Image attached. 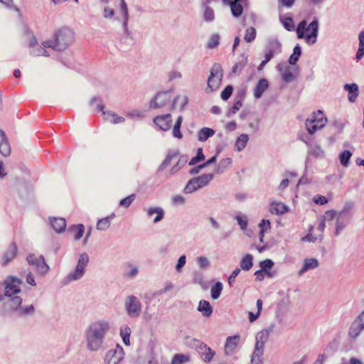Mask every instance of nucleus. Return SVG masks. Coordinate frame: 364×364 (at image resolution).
<instances>
[{
	"instance_id": "28",
	"label": "nucleus",
	"mask_w": 364,
	"mask_h": 364,
	"mask_svg": "<svg viewBox=\"0 0 364 364\" xmlns=\"http://www.w3.org/2000/svg\"><path fill=\"white\" fill-rule=\"evenodd\" d=\"M198 311H200L203 316L210 317L213 313V307L208 301L201 300L199 301Z\"/></svg>"
},
{
	"instance_id": "3",
	"label": "nucleus",
	"mask_w": 364,
	"mask_h": 364,
	"mask_svg": "<svg viewBox=\"0 0 364 364\" xmlns=\"http://www.w3.org/2000/svg\"><path fill=\"white\" fill-rule=\"evenodd\" d=\"M318 23L314 20L309 25L305 20L301 21L296 28V34L299 38H304L309 44H314L317 38Z\"/></svg>"
},
{
	"instance_id": "1",
	"label": "nucleus",
	"mask_w": 364,
	"mask_h": 364,
	"mask_svg": "<svg viewBox=\"0 0 364 364\" xmlns=\"http://www.w3.org/2000/svg\"><path fill=\"white\" fill-rule=\"evenodd\" d=\"M109 329L106 321H97L92 323L86 331L88 348L92 351L99 350L102 344L104 337Z\"/></svg>"
},
{
	"instance_id": "15",
	"label": "nucleus",
	"mask_w": 364,
	"mask_h": 364,
	"mask_svg": "<svg viewBox=\"0 0 364 364\" xmlns=\"http://www.w3.org/2000/svg\"><path fill=\"white\" fill-rule=\"evenodd\" d=\"M344 90L348 92V99L350 102H355L359 95V87L356 83L345 84Z\"/></svg>"
},
{
	"instance_id": "17",
	"label": "nucleus",
	"mask_w": 364,
	"mask_h": 364,
	"mask_svg": "<svg viewBox=\"0 0 364 364\" xmlns=\"http://www.w3.org/2000/svg\"><path fill=\"white\" fill-rule=\"evenodd\" d=\"M240 341L239 336H229L226 339L225 345V353L226 355L232 353L237 347Z\"/></svg>"
},
{
	"instance_id": "18",
	"label": "nucleus",
	"mask_w": 364,
	"mask_h": 364,
	"mask_svg": "<svg viewBox=\"0 0 364 364\" xmlns=\"http://www.w3.org/2000/svg\"><path fill=\"white\" fill-rule=\"evenodd\" d=\"M16 253L17 246L15 242H12L2 257V265L6 266L10 261L14 259L16 256Z\"/></svg>"
},
{
	"instance_id": "37",
	"label": "nucleus",
	"mask_w": 364,
	"mask_h": 364,
	"mask_svg": "<svg viewBox=\"0 0 364 364\" xmlns=\"http://www.w3.org/2000/svg\"><path fill=\"white\" fill-rule=\"evenodd\" d=\"M223 291V284L221 282H216L210 289L211 297L213 299H217L221 294Z\"/></svg>"
},
{
	"instance_id": "56",
	"label": "nucleus",
	"mask_w": 364,
	"mask_h": 364,
	"mask_svg": "<svg viewBox=\"0 0 364 364\" xmlns=\"http://www.w3.org/2000/svg\"><path fill=\"white\" fill-rule=\"evenodd\" d=\"M10 301H11V306L13 309H16L18 307H20V306L22 303V299L20 296H15L11 299Z\"/></svg>"
},
{
	"instance_id": "13",
	"label": "nucleus",
	"mask_w": 364,
	"mask_h": 364,
	"mask_svg": "<svg viewBox=\"0 0 364 364\" xmlns=\"http://www.w3.org/2000/svg\"><path fill=\"white\" fill-rule=\"evenodd\" d=\"M97 111H102L105 116V119L112 124L123 123L125 121L124 117L119 116L114 112L104 111V105L102 104H99L97 105Z\"/></svg>"
},
{
	"instance_id": "29",
	"label": "nucleus",
	"mask_w": 364,
	"mask_h": 364,
	"mask_svg": "<svg viewBox=\"0 0 364 364\" xmlns=\"http://www.w3.org/2000/svg\"><path fill=\"white\" fill-rule=\"evenodd\" d=\"M246 4L247 1H236L228 4L230 7L232 15L235 17L240 16L243 13V5Z\"/></svg>"
},
{
	"instance_id": "42",
	"label": "nucleus",
	"mask_w": 364,
	"mask_h": 364,
	"mask_svg": "<svg viewBox=\"0 0 364 364\" xmlns=\"http://www.w3.org/2000/svg\"><path fill=\"white\" fill-rule=\"evenodd\" d=\"M256 30L254 27H249L245 31V41L247 43L253 41L256 38Z\"/></svg>"
},
{
	"instance_id": "62",
	"label": "nucleus",
	"mask_w": 364,
	"mask_h": 364,
	"mask_svg": "<svg viewBox=\"0 0 364 364\" xmlns=\"http://www.w3.org/2000/svg\"><path fill=\"white\" fill-rule=\"evenodd\" d=\"M186 264V256L181 255L177 262V264L176 266V269L179 272L181 269Z\"/></svg>"
},
{
	"instance_id": "57",
	"label": "nucleus",
	"mask_w": 364,
	"mask_h": 364,
	"mask_svg": "<svg viewBox=\"0 0 364 364\" xmlns=\"http://www.w3.org/2000/svg\"><path fill=\"white\" fill-rule=\"evenodd\" d=\"M121 1V10L122 15L124 18V24L126 25L128 20V8L127 4L124 0H122Z\"/></svg>"
},
{
	"instance_id": "10",
	"label": "nucleus",
	"mask_w": 364,
	"mask_h": 364,
	"mask_svg": "<svg viewBox=\"0 0 364 364\" xmlns=\"http://www.w3.org/2000/svg\"><path fill=\"white\" fill-rule=\"evenodd\" d=\"M124 357L123 348L117 345L114 349L108 350L105 355V364H118Z\"/></svg>"
},
{
	"instance_id": "55",
	"label": "nucleus",
	"mask_w": 364,
	"mask_h": 364,
	"mask_svg": "<svg viewBox=\"0 0 364 364\" xmlns=\"http://www.w3.org/2000/svg\"><path fill=\"white\" fill-rule=\"evenodd\" d=\"M283 26L288 31L293 30L294 27L293 19L291 17H286L283 21Z\"/></svg>"
},
{
	"instance_id": "5",
	"label": "nucleus",
	"mask_w": 364,
	"mask_h": 364,
	"mask_svg": "<svg viewBox=\"0 0 364 364\" xmlns=\"http://www.w3.org/2000/svg\"><path fill=\"white\" fill-rule=\"evenodd\" d=\"M180 97L173 98V96L169 91L161 92L156 95L155 97L151 100L149 107L153 109L161 108L173 100L172 108L174 109L177 107L176 102Z\"/></svg>"
},
{
	"instance_id": "7",
	"label": "nucleus",
	"mask_w": 364,
	"mask_h": 364,
	"mask_svg": "<svg viewBox=\"0 0 364 364\" xmlns=\"http://www.w3.org/2000/svg\"><path fill=\"white\" fill-rule=\"evenodd\" d=\"M4 284L5 286V296L12 297L21 291L22 280L14 276H8Z\"/></svg>"
},
{
	"instance_id": "31",
	"label": "nucleus",
	"mask_w": 364,
	"mask_h": 364,
	"mask_svg": "<svg viewBox=\"0 0 364 364\" xmlns=\"http://www.w3.org/2000/svg\"><path fill=\"white\" fill-rule=\"evenodd\" d=\"M252 260V255L247 254L240 261V270L249 271L253 265Z\"/></svg>"
},
{
	"instance_id": "19",
	"label": "nucleus",
	"mask_w": 364,
	"mask_h": 364,
	"mask_svg": "<svg viewBox=\"0 0 364 364\" xmlns=\"http://www.w3.org/2000/svg\"><path fill=\"white\" fill-rule=\"evenodd\" d=\"M288 210L289 208L282 202H272L269 206V211L272 214L283 215L287 213Z\"/></svg>"
},
{
	"instance_id": "38",
	"label": "nucleus",
	"mask_w": 364,
	"mask_h": 364,
	"mask_svg": "<svg viewBox=\"0 0 364 364\" xmlns=\"http://www.w3.org/2000/svg\"><path fill=\"white\" fill-rule=\"evenodd\" d=\"M131 328L126 326L120 329V336L122 338L123 342L126 346L130 345L129 337L131 334Z\"/></svg>"
},
{
	"instance_id": "39",
	"label": "nucleus",
	"mask_w": 364,
	"mask_h": 364,
	"mask_svg": "<svg viewBox=\"0 0 364 364\" xmlns=\"http://www.w3.org/2000/svg\"><path fill=\"white\" fill-rule=\"evenodd\" d=\"M301 50L299 45H296L294 48L293 53L290 55L289 58V63L291 65H295L299 60V56L301 55Z\"/></svg>"
},
{
	"instance_id": "25",
	"label": "nucleus",
	"mask_w": 364,
	"mask_h": 364,
	"mask_svg": "<svg viewBox=\"0 0 364 364\" xmlns=\"http://www.w3.org/2000/svg\"><path fill=\"white\" fill-rule=\"evenodd\" d=\"M36 271L38 274L43 275L49 269L48 265L46 263L44 257L43 256H38L36 259V264H34Z\"/></svg>"
},
{
	"instance_id": "20",
	"label": "nucleus",
	"mask_w": 364,
	"mask_h": 364,
	"mask_svg": "<svg viewBox=\"0 0 364 364\" xmlns=\"http://www.w3.org/2000/svg\"><path fill=\"white\" fill-rule=\"evenodd\" d=\"M0 153L4 156H7L11 153V148L6 139V134L1 129H0Z\"/></svg>"
},
{
	"instance_id": "16",
	"label": "nucleus",
	"mask_w": 364,
	"mask_h": 364,
	"mask_svg": "<svg viewBox=\"0 0 364 364\" xmlns=\"http://www.w3.org/2000/svg\"><path fill=\"white\" fill-rule=\"evenodd\" d=\"M351 217L348 216L346 215H342L341 213H338L336 222V228H335V235H338L340 231L342 230L350 220Z\"/></svg>"
},
{
	"instance_id": "60",
	"label": "nucleus",
	"mask_w": 364,
	"mask_h": 364,
	"mask_svg": "<svg viewBox=\"0 0 364 364\" xmlns=\"http://www.w3.org/2000/svg\"><path fill=\"white\" fill-rule=\"evenodd\" d=\"M242 104L240 100H237V101L235 102V103L233 104V105L232 106V107L230 110V114H235L238 110H240V109L242 107Z\"/></svg>"
},
{
	"instance_id": "41",
	"label": "nucleus",
	"mask_w": 364,
	"mask_h": 364,
	"mask_svg": "<svg viewBox=\"0 0 364 364\" xmlns=\"http://www.w3.org/2000/svg\"><path fill=\"white\" fill-rule=\"evenodd\" d=\"M352 156V152L348 150H344L339 154V159L341 161V164L343 166H347L349 163V160L350 157Z\"/></svg>"
},
{
	"instance_id": "26",
	"label": "nucleus",
	"mask_w": 364,
	"mask_h": 364,
	"mask_svg": "<svg viewBox=\"0 0 364 364\" xmlns=\"http://www.w3.org/2000/svg\"><path fill=\"white\" fill-rule=\"evenodd\" d=\"M318 121L316 119V113L312 114V118L306 120V129L311 135L315 134L318 129Z\"/></svg>"
},
{
	"instance_id": "4",
	"label": "nucleus",
	"mask_w": 364,
	"mask_h": 364,
	"mask_svg": "<svg viewBox=\"0 0 364 364\" xmlns=\"http://www.w3.org/2000/svg\"><path fill=\"white\" fill-rule=\"evenodd\" d=\"M210 74L208 79L206 92H212L218 90L221 85L223 76V70L220 64H214L210 71Z\"/></svg>"
},
{
	"instance_id": "45",
	"label": "nucleus",
	"mask_w": 364,
	"mask_h": 364,
	"mask_svg": "<svg viewBox=\"0 0 364 364\" xmlns=\"http://www.w3.org/2000/svg\"><path fill=\"white\" fill-rule=\"evenodd\" d=\"M259 227L261 228L259 235H260V241L262 242V239L264 233L270 229V222L268 220H262L259 223Z\"/></svg>"
},
{
	"instance_id": "14",
	"label": "nucleus",
	"mask_w": 364,
	"mask_h": 364,
	"mask_svg": "<svg viewBox=\"0 0 364 364\" xmlns=\"http://www.w3.org/2000/svg\"><path fill=\"white\" fill-rule=\"evenodd\" d=\"M278 71L281 73L282 80L286 82L293 81L294 77L291 71V68L286 63H280L277 66Z\"/></svg>"
},
{
	"instance_id": "48",
	"label": "nucleus",
	"mask_w": 364,
	"mask_h": 364,
	"mask_svg": "<svg viewBox=\"0 0 364 364\" xmlns=\"http://www.w3.org/2000/svg\"><path fill=\"white\" fill-rule=\"evenodd\" d=\"M135 198H136V196L134 194H131V195L128 196L127 197L122 199L119 202V205L122 207L127 208L132 204V203L134 200Z\"/></svg>"
},
{
	"instance_id": "32",
	"label": "nucleus",
	"mask_w": 364,
	"mask_h": 364,
	"mask_svg": "<svg viewBox=\"0 0 364 364\" xmlns=\"http://www.w3.org/2000/svg\"><path fill=\"white\" fill-rule=\"evenodd\" d=\"M318 266V261L316 259H306L299 270V274L301 275L304 272L309 269H315Z\"/></svg>"
},
{
	"instance_id": "63",
	"label": "nucleus",
	"mask_w": 364,
	"mask_h": 364,
	"mask_svg": "<svg viewBox=\"0 0 364 364\" xmlns=\"http://www.w3.org/2000/svg\"><path fill=\"white\" fill-rule=\"evenodd\" d=\"M331 126L336 130L337 134L341 133L343 129V124L337 120L333 121Z\"/></svg>"
},
{
	"instance_id": "34",
	"label": "nucleus",
	"mask_w": 364,
	"mask_h": 364,
	"mask_svg": "<svg viewBox=\"0 0 364 364\" xmlns=\"http://www.w3.org/2000/svg\"><path fill=\"white\" fill-rule=\"evenodd\" d=\"M147 214L150 217L154 214H156V216L154 218V222L158 223L164 218V212L161 208H150L147 211Z\"/></svg>"
},
{
	"instance_id": "2",
	"label": "nucleus",
	"mask_w": 364,
	"mask_h": 364,
	"mask_svg": "<svg viewBox=\"0 0 364 364\" xmlns=\"http://www.w3.org/2000/svg\"><path fill=\"white\" fill-rule=\"evenodd\" d=\"M74 41V33L72 30L63 28L55 33L54 41H47L42 44L44 47L52 48L58 50H64Z\"/></svg>"
},
{
	"instance_id": "52",
	"label": "nucleus",
	"mask_w": 364,
	"mask_h": 364,
	"mask_svg": "<svg viewBox=\"0 0 364 364\" xmlns=\"http://www.w3.org/2000/svg\"><path fill=\"white\" fill-rule=\"evenodd\" d=\"M204 18L207 21H213L215 18L214 11L210 7H206L204 11Z\"/></svg>"
},
{
	"instance_id": "50",
	"label": "nucleus",
	"mask_w": 364,
	"mask_h": 364,
	"mask_svg": "<svg viewBox=\"0 0 364 364\" xmlns=\"http://www.w3.org/2000/svg\"><path fill=\"white\" fill-rule=\"evenodd\" d=\"M232 163V159L230 158L223 159L220 161L218 165L217 173L222 172L224 168L229 166Z\"/></svg>"
},
{
	"instance_id": "64",
	"label": "nucleus",
	"mask_w": 364,
	"mask_h": 364,
	"mask_svg": "<svg viewBox=\"0 0 364 364\" xmlns=\"http://www.w3.org/2000/svg\"><path fill=\"white\" fill-rule=\"evenodd\" d=\"M364 56V46H358V50L357 51L355 58L357 60H360L362 59V58Z\"/></svg>"
},
{
	"instance_id": "36",
	"label": "nucleus",
	"mask_w": 364,
	"mask_h": 364,
	"mask_svg": "<svg viewBox=\"0 0 364 364\" xmlns=\"http://www.w3.org/2000/svg\"><path fill=\"white\" fill-rule=\"evenodd\" d=\"M264 349L256 348L253 352L251 359L252 364H262Z\"/></svg>"
},
{
	"instance_id": "44",
	"label": "nucleus",
	"mask_w": 364,
	"mask_h": 364,
	"mask_svg": "<svg viewBox=\"0 0 364 364\" xmlns=\"http://www.w3.org/2000/svg\"><path fill=\"white\" fill-rule=\"evenodd\" d=\"M205 159V156L203 154V149L198 148L197 150V154L196 156L193 157L191 161H189L190 166H193L196 164L197 163L203 161Z\"/></svg>"
},
{
	"instance_id": "49",
	"label": "nucleus",
	"mask_w": 364,
	"mask_h": 364,
	"mask_svg": "<svg viewBox=\"0 0 364 364\" xmlns=\"http://www.w3.org/2000/svg\"><path fill=\"white\" fill-rule=\"evenodd\" d=\"M233 88L231 85H227L221 92L220 97L223 100H228L232 95Z\"/></svg>"
},
{
	"instance_id": "58",
	"label": "nucleus",
	"mask_w": 364,
	"mask_h": 364,
	"mask_svg": "<svg viewBox=\"0 0 364 364\" xmlns=\"http://www.w3.org/2000/svg\"><path fill=\"white\" fill-rule=\"evenodd\" d=\"M240 268H236L235 269H234L232 271V272L231 273V274L230 275V277L228 278V282H229L230 285H232L235 282V279L237 277V275L240 274Z\"/></svg>"
},
{
	"instance_id": "33",
	"label": "nucleus",
	"mask_w": 364,
	"mask_h": 364,
	"mask_svg": "<svg viewBox=\"0 0 364 364\" xmlns=\"http://www.w3.org/2000/svg\"><path fill=\"white\" fill-rule=\"evenodd\" d=\"M215 131L208 127H203L198 134V139L200 141H206L209 137L213 136Z\"/></svg>"
},
{
	"instance_id": "8",
	"label": "nucleus",
	"mask_w": 364,
	"mask_h": 364,
	"mask_svg": "<svg viewBox=\"0 0 364 364\" xmlns=\"http://www.w3.org/2000/svg\"><path fill=\"white\" fill-rule=\"evenodd\" d=\"M88 262H89V257H88L87 254H86V253L81 254L80 256V258L78 259V262H77V264L75 272L73 273H70L68 276V279L69 281H73V280H77V279L81 278L85 273V268L87 265Z\"/></svg>"
},
{
	"instance_id": "43",
	"label": "nucleus",
	"mask_w": 364,
	"mask_h": 364,
	"mask_svg": "<svg viewBox=\"0 0 364 364\" xmlns=\"http://www.w3.org/2000/svg\"><path fill=\"white\" fill-rule=\"evenodd\" d=\"M189 360V357L183 354H176L172 360L171 364H183Z\"/></svg>"
},
{
	"instance_id": "40",
	"label": "nucleus",
	"mask_w": 364,
	"mask_h": 364,
	"mask_svg": "<svg viewBox=\"0 0 364 364\" xmlns=\"http://www.w3.org/2000/svg\"><path fill=\"white\" fill-rule=\"evenodd\" d=\"M248 141V136L245 134L240 135L235 142V146L237 151L242 150Z\"/></svg>"
},
{
	"instance_id": "61",
	"label": "nucleus",
	"mask_w": 364,
	"mask_h": 364,
	"mask_svg": "<svg viewBox=\"0 0 364 364\" xmlns=\"http://www.w3.org/2000/svg\"><path fill=\"white\" fill-rule=\"evenodd\" d=\"M239 225L240 226L242 230H245L247 225V222L246 219H244L240 215H237L235 217Z\"/></svg>"
},
{
	"instance_id": "12",
	"label": "nucleus",
	"mask_w": 364,
	"mask_h": 364,
	"mask_svg": "<svg viewBox=\"0 0 364 364\" xmlns=\"http://www.w3.org/2000/svg\"><path fill=\"white\" fill-rule=\"evenodd\" d=\"M154 122L161 129L164 131L168 130L172 125V119L170 114L157 116L154 119Z\"/></svg>"
},
{
	"instance_id": "51",
	"label": "nucleus",
	"mask_w": 364,
	"mask_h": 364,
	"mask_svg": "<svg viewBox=\"0 0 364 364\" xmlns=\"http://www.w3.org/2000/svg\"><path fill=\"white\" fill-rule=\"evenodd\" d=\"M353 207V203L352 202H348L345 204L343 208L340 211L338 212V213H341V214H343V215H346L348 216H350L351 217V210Z\"/></svg>"
},
{
	"instance_id": "23",
	"label": "nucleus",
	"mask_w": 364,
	"mask_h": 364,
	"mask_svg": "<svg viewBox=\"0 0 364 364\" xmlns=\"http://www.w3.org/2000/svg\"><path fill=\"white\" fill-rule=\"evenodd\" d=\"M269 331L266 329L262 330L256 335L255 347L264 349V345L269 338Z\"/></svg>"
},
{
	"instance_id": "46",
	"label": "nucleus",
	"mask_w": 364,
	"mask_h": 364,
	"mask_svg": "<svg viewBox=\"0 0 364 364\" xmlns=\"http://www.w3.org/2000/svg\"><path fill=\"white\" fill-rule=\"evenodd\" d=\"M110 226V220L109 217L100 220L97 223V228L100 230H105Z\"/></svg>"
},
{
	"instance_id": "6",
	"label": "nucleus",
	"mask_w": 364,
	"mask_h": 364,
	"mask_svg": "<svg viewBox=\"0 0 364 364\" xmlns=\"http://www.w3.org/2000/svg\"><path fill=\"white\" fill-rule=\"evenodd\" d=\"M213 178V174H203L198 177L191 179L184 188L186 193H191L208 185Z\"/></svg>"
},
{
	"instance_id": "30",
	"label": "nucleus",
	"mask_w": 364,
	"mask_h": 364,
	"mask_svg": "<svg viewBox=\"0 0 364 364\" xmlns=\"http://www.w3.org/2000/svg\"><path fill=\"white\" fill-rule=\"evenodd\" d=\"M50 224L57 232H61L66 228V221L64 218H53L50 220Z\"/></svg>"
},
{
	"instance_id": "35",
	"label": "nucleus",
	"mask_w": 364,
	"mask_h": 364,
	"mask_svg": "<svg viewBox=\"0 0 364 364\" xmlns=\"http://www.w3.org/2000/svg\"><path fill=\"white\" fill-rule=\"evenodd\" d=\"M338 213L333 210L326 211L323 216V221L320 223V230H323L324 228V223L326 222L332 221L335 218H337Z\"/></svg>"
},
{
	"instance_id": "27",
	"label": "nucleus",
	"mask_w": 364,
	"mask_h": 364,
	"mask_svg": "<svg viewBox=\"0 0 364 364\" xmlns=\"http://www.w3.org/2000/svg\"><path fill=\"white\" fill-rule=\"evenodd\" d=\"M269 84L266 79H260L254 90V96L260 98L263 92L268 88Z\"/></svg>"
},
{
	"instance_id": "54",
	"label": "nucleus",
	"mask_w": 364,
	"mask_h": 364,
	"mask_svg": "<svg viewBox=\"0 0 364 364\" xmlns=\"http://www.w3.org/2000/svg\"><path fill=\"white\" fill-rule=\"evenodd\" d=\"M273 262L271 259H267L260 262V267L263 272L267 271L273 267Z\"/></svg>"
},
{
	"instance_id": "21",
	"label": "nucleus",
	"mask_w": 364,
	"mask_h": 364,
	"mask_svg": "<svg viewBox=\"0 0 364 364\" xmlns=\"http://www.w3.org/2000/svg\"><path fill=\"white\" fill-rule=\"evenodd\" d=\"M363 330L364 327L354 320L349 328L348 336L350 339L355 340L359 336Z\"/></svg>"
},
{
	"instance_id": "59",
	"label": "nucleus",
	"mask_w": 364,
	"mask_h": 364,
	"mask_svg": "<svg viewBox=\"0 0 364 364\" xmlns=\"http://www.w3.org/2000/svg\"><path fill=\"white\" fill-rule=\"evenodd\" d=\"M197 262L201 268H205L209 265L208 259L203 256L198 257Z\"/></svg>"
},
{
	"instance_id": "9",
	"label": "nucleus",
	"mask_w": 364,
	"mask_h": 364,
	"mask_svg": "<svg viewBox=\"0 0 364 364\" xmlns=\"http://www.w3.org/2000/svg\"><path fill=\"white\" fill-rule=\"evenodd\" d=\"M125 307L128 315L131 317L138 316L141 311V303L134 296H129L127 298Z\"/></svg>"
},
{
	"instance_id": "11",
	"label": "nucleus",
	"mask_w": 364,
	"mask_h": 364,
	"mask_svg": "<svg viewBox=\"0 0 364 364\" xmlns=\"http://www.w3.org/2000/svg\"><path fill=\"white\" fill-rule=\"evenodd\" d=\"M197 349L200 353L201 359L205 363L210 362L215 355V351L204 343H200L198 346Z\"/></svg>"
},
{
	"instance_id": "22",
	"label": "nucleus",
	"mask_w": 364,
	"mask_h": 364,
	"mask_svg": "<svg viewBox=\"0 0 364 364\" xmlns=\"http://www.w3.org/2000/svg\"><path fill=\"white\" fill-rule=\"evenodd\" d=\"M68 232L75 240H79L85 232V227L82 224L73 225L69 228Z\"/></svg>"
},
{
	"instance_id": "53",
	"label": "nucleus",
	"mask_w": 364,
	"mask_h": 364,
	"mask_svg": "<svg viewBox=\"0 0 364 364\" xmlns=\"http://www.w3.org/2000/svg\"><path fill=\"white\" fill-rule=\"evenodd\" d=\"M177 156H178L177 154H172L168 155L167 157L166 158V159L161 164L160 168L161 170H164V168H166L171 164L172 160L174 158H176Z\"/></svg>"
},
{
	"instance_id": "47",
	"label": "nucleus",
	"mask_w": 364,
	"mask_h": 364,
	"mask_svg": "<svg viewBox=\"0 0 364 364\" xmlns=\"http://www.w3.org/2000/svg\"><path fill=\"white\" fill-rule=\"evenodd\" d=\"M220 36L218 34L213 35L209 39L207 47L210 49L216 48L219 45Z\"/></svg>"
},
{
	"instance_id": "24",
	"label": "nucleus",
	"mask_w": 364,
	"mask_h": 364,
	"mask_svg": "<svg viewBox=\"0 0 364 364\" xmlns=\"http://www.w3.org/2000/svg\"><path fill=\"white\" fill-rule=\"evenodd\" d=\"M282 51V46L278 42H273L270 44L268 51L265 54L264 60L268 63L274 55L275 53H279Z\"/></svg>"
}]
</instances>
